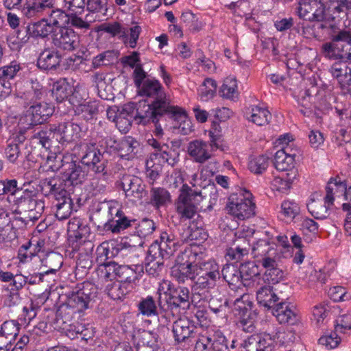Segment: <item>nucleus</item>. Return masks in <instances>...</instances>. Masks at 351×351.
Instances as JSON below:
<instances>
[{
  "instance_id": "nucleus-61",
  "label": "nucleus",
  "mask_w": 351,
  "mask_h": 351,
  "mask_svg": "<svg viewBox=\"0 0 351 351\" xmlns=\"http://www.w3.org/2000/svg\"><path fill=\"white\" fill-rule=\"evenodd\" d=\"M217 82L211 78L204 80L200 88L199 95L202 100H208L213 98L217 90Z\"/></svg>"
},
{
  "instance_id": "nucleus-25",
  "label": "nucleus",
  "mask_w": 351,
  "mask_h": 351,
  "mask_svg": "<svg viewBox=\"0 0 351 351\" xmlns=\"http://www.w3.org/2000/svg\"><path fill=\"white\" fill-rule=\"evenodd\" d=\"M86 5V0H64V8L69 14L73 19L75 18L79 20L76 23L80 29H88L90 27V24L86 18L82 17Z\"/></svg>"
},
{
  "instance_id": "nucleus-31",
  "label": "nucleus",
  "mask_w": 351,
  "mask_h": 351,
  "mask_svg": "<svg viewBox=\"0 0 351 351\" xmlns=\"http://www.w3.org/2000/svg\"><path fill=\"white\" fill-rule=\"evenodd\" d=\"M330 72L334 78H336L342 88L351 85V66L342 61L332 64Z\"/></svg>"
},
{
  "instance_id": "nucleus-19",
  "label": "nucleus",
  "mask_w": 351,
  "mask_h": 351,
  "mask_svg": "<svg viewBox=\"0 0 351 351\" xmlns=\"http://www.w3.org/2000/svg\"><path fill=\"white\" fill-rule=\"evenodd\" d=\"M23 193L18 197L19 207L27 213L26 217L29 220H38L44 210V202L31 197L28 193Z\"/></svg>"
},
{
  "instance_id": "nucleus-58",
  "label": "nucleus",
  "mask_w": 351,
  "mask_h": 351,
  "mask_svg": "<svg viewBox=\"0 0 351 351\" xmlns=\"http://www.w3.org/2000/svg\"><path fill=\"white\" fill-rule=\"evenodd\" d=\"M269 164L268 158L261 155L252 158L248 163V168L254 173L261 174L265 171Z\"/></svg>"
},
{
  "instance_id": "nucleus-26",
  "label": "nucleus",
  "mask_w": 351,
  "mask_h": 351,
  "mask_svg": "<svg viewBox=\"0 0 351 351\" xmlns=\"http://www.w3.org/2000/svg\"><path fill=\"white\" fill-rule=\"evenodd\" d=\"M117 202L108 201L104 202L99 204L93 213L92 219L94 223H97L98 226L102 225L104 230H107V224L108 219H110L116 210Z\"/></svg>"
},
{
  "instance_id": "nucleus-32",
  "label": "nucleus",
  "mask_w": 351,
  "mask_h": 351,
  "mask_svg": "<svg viewBox=\"0 0 351 351\" xmlns=\"http://www.w3.org/2000/svg\"><path fill=\"white\" fill-rule=\"evenodd\" d=\"M61 55L60 53L51 49H45L40 53L37 60V66L43 70L55 69L60 64Z\"/></svg>"
},
{
  "instance_id": "nucleus-39",
  "label": "nucleus",
  "mask_w": 351,
  "mask_h": 351,
  "mask_svg": "<svg viewBox=\"0 0 351 351\" xmlns=\"http://www.w3.org/2000/svg\"><path fill=\"white\" fill-rule=\"evenodd\" d=\"M339 41H334L333 36L332 42L324 43L322 47V51L325 57L332 60H340L343 61L346 51L345 45L339 43Z\"/></svg>"
},
{
  "instance_id": "nucleus-33",
  "label": "nucleus",
  "mask_w": 351,
  "mask_h": 351,
  "mask_svg": "<svg viewBox=\"0 0 351 351\" xmlns=\"http://www.w3.org/2000/svg\"><path fill=\"white\" fill-rule=\"evenodd\" d=\"M48 5H51V0L34 1L23 5L21 12L27 18H44Z\"/></svg>"
},
{
  "instance_id": "nucleus-37",
  "label": "nucleus",
  "mask_w": 351,
  "mask_h": 351,
  "mask_svg": "<svg viewBox=\"0 0 351 351\" xmlns=\"http://www.w3.org/2000/svg\"><path fill=\"white\" fill-rule=\"evenodd\" d=\"M223 279L232 289L239 287L242 285L240 268L232 264H226L221 270Z\"/></svg>"
},
{
  "instance_id": "nucleus-3",
  "label": "nucleus",
  "mask_w": 351,
  "mask_h": 351,
  "mask_svg": "<svg viewBox=\"0 0 351 351\" xmlns=\"http://www.w3.org/2000/svg\"><path fill=\"white\" fill-rule=\"evenodd\" d=\"M194 267L195 269L193 285L195 291H202V295L209 293L210 290L216 287L217 282L220 279L219 265L215 260L202 259L197 254V261Z\"/></svg>"
},
{
  "instance_id": "nucleus-53",
  "label": "nucleus",
  "mask_w": 351,
  "mask_h": 351,
  "mask_svg": "<svg viewBox=\"0 0 351 351\" xmlns=\"http://www.w3.org/2000/svg\"><path fill=\"white\" fill-rule=\"evenodd\" d=\"M138 309L144 316L152 317L158 315L156 302L151 295L142 298L138 304Z\"/></svg>"
},
{
  "instance_id": "nucleus-27",
  "label": "nucleus",
  "mask_w": 351,
  "mask_h": 351,
  "mask_svg": "<svg viewBox=\"0 0 351 351\" xmlns=\"http://www.w3.org/2000/svg\"><path fill=\"white\" fill-rule=\"evenodd\" d=\"M245 347H252L256 351H275L276 343L269 335L254 334L244 341Z\"/></svg>"
},
{
  "instance_id": "nucleus-62",
  "label": "nucleus",
  "mask_w": 351,
  "mask_h": 351,
  "mask_svg": "<svg viewBox=\"0 0 351 351\" xmlns=\"http://www.w3.org/2000/svg\"><path fill=\"white\" fill-rule=\"evenodd\" d=\"M281 213L289 220L293 219L300 211L299 205L294 201L285 200L281 204Z\"/></svg>"
},
{
  "instance_id": "nucleus-56",
  "label": "nucleus",
  "mask_w": 351,
  "mask_h": 351,
  "mask_svg": "<svg viewBox=\"0 0 351 351\" xmlns=\"http://www.w3.org/2000/svg\"><path fill=\"white\" fill-rule=\"evenodd\" d=\"M243 244L237 245L234 247H230L228 250L226 256L230 261H240L245 255L249 252V243L246 240H242Z\"/></svg>"
},
{
  "instance_id": "nucleus-10",
  "label": "nucleus",
  "mask_w": 351,
  "mask_h": 351,
  "mask_svg": "<svg viewBox=\"0 0 351 351\" xmlns=\"http://www.w3.org/2000/svg\"><path fill=\"white\" fill-rule=\"evenodd\" d=\"M48 130L52 137L60 143H70L79 137L80 126L72 121H64L58 123L49 124Z\"/></svg>"
},
{
  "instance_id": "nucleus-23",
  "label": "nucleus",
  "mask_w": 351,
  "mask_h": 351,
  "mask_svg": "<svg viewBox=\"0 0 351 351\" xmlns=\"http://www.w3.org/2000/svg\"><path fill=\"white\" fill-rule=\"evenodd\" d=\"M165 115L169 116V118L177 122V128L181 134L187 135L193 131L192 123L183 108L171 105Z\"/></svg>"
},
{
  "instance_id": "nucleus-52",
  "label": "nucleus",
  "mask_w": 351,
  "mask_h": 351,
  "mask_svg": "<svg viewBox=\"0 0 351 351\" xmlns=\"http://www.w3.org/2000/svg\"><path fill=\"white\" fill-rule=\"evenodd\" d=\"M42 262L46 267L49 268L44 274H53L60 269L63 263L62 256L59 253L52 252L47 254Z\"/></svg>"
},
{
  "instance_id": "nucleus-60",
  "label": "nucleus",
  "mask_w": 351,
  "mask_h": 351,
  "mask_svg": "<svg viewBox=\"0 0 351 351\" xmlns=\"http://www.w3.org/2000/svg\"><path fill=\"white\" fill-rule=\"evenodd\" d=\"M263 284L275 285L278 283L284 278V271L278 266L265 270L264 275L261 277Z\"/></svg>"
},
{
  "instance_id": "nucleus-36",
  "label": "nucleus",
  "mask_w": 351,
  "mask_h": 351,
  "mask_svg": "<svg viewBox=\"0 0 351 351\" xmlns=\"http://www.w3.org/2000/svg\"><path fill=\"white\" fill-rule=\"evenodd\" d=\"M246 117L250 121L259 126L268 124L271 119L270 112L258 106H252L246 113Z\"/></svg>"
},
{
  "instance_id": "nucleus-16",
  "label": "nucleus",
  "mask_w": 351,
  "mask_h": 351,
  "mask_svg": "<svg viewBox=\"0 0 351 351\" xmlns=\"http://www.w3.org/2000/svg\"><path fill=\"white\" fill-rule=\"evenodd\" d=\"M52 43L58 49L71 51L78 46L79 38L71 26L62 27L53 32Z\"/></svg>"
},
{
  "instance_id": "nucleus-5",
  "label": "nucleus",
  "mask_w": 351,
  "mask_h": 351,
  "mask_svg": "<svg viewBox=\"0 0 351 351\" xmlns=\"http://www.w3.org/2000/svg\"><path fill=\"white\" fill-rule=\"evenodd\" d=\"M47 162L49 164V169L52 171L61 168L64 176L73 185L82 183L86 176L83 167L73 161L70 156L56 155L53 161L51 157H47Z\"/></svg>"
},
{
  "instance_id": "nucleus-57",
  "label": "nucleus",
  "mask_w": 351,
  "mask_h": 351,
  "mask_svg": "<svg viewBox=\"0 0 351 351\" xmlns=\"http://www.w3.org/2000/svg\"><path fill=\"white\" fill-rule=\"evenodd\" d=\"M83 220L78 217H73L71 218L67 226V231L69 233V245L71 247L72 251H77V243L76 240L73 239V237L77 232V229L80 226Z\"/></svg>"
},
{
  "instance_id": "nucleus-29",
  "label": "nucleus",
  "mask_w": 351,
  "mask_h": 351,
  "mask_svg": "<svg viewBox=\"0 0 351 351\" xmlns=\"http://www.w3.org/2000/svg\"><path fill=\"white\" fill-rule=\"evenodd\" d=\"M43 192L46 196L51 197L55 200L64 197L68 191L64 189V184L60 178H50L43 181Z\"/></svg>"
},
{
  "instance_id": "nucleus-35",
  "label": "nucleus",
  "mask_w": 351,
  "mask_h": 351,
  "mask_svg": "<svg viewBox=\"0 0 351 351\" xmlns=\"http://www.w3.org/2000/svg\"><path fill=\"white\" fill-rule=\"evenodd\" d=\"M346 182L342 181L339 177L331 178L326 188L325 202L328 204H333L334 195L338 197L343 195L346 191Z\"/></svg>"
},
{
  "instance_id": "nucleus-59",
  "label": "nucleus",
  "mask_w": 351,
  "mask_h": 351,
  "mask_svg": "<svg viewBox=\"0 0 351 351\" xmlns=\"http://www.w3.org/2000/svg\"><path fill=\"white\" fill-rule=\"evenodd\" d=\"M53 32V27L45 21V17L33 24L32 34L36 37L45 38Z\"/></svg>"
},
{
  "instance_id": "nucleus-44",
  "label": "nucleus",
  "mask_w": 351,
  "mask_h": 351,
  "mask_svg": "<svg viewBox=\"0 0 351 351\" xmlns=\"http://www.w3.org/2000/svg\"><path fill=\"white\" fill-rule=\"evenodd\" d=\"M95 273L99 281L102 283L111 281L116 278V263L109 261L101 263L96 269Z\"/></svg>"
},
{
  "instance_id": "nucleus-49",
  "label": "nucleus",
  "mask_w": 351,
  "mask_h": 351,
  "mask_svg": "<svg viewBox=\"0 0 351 351\" xmlns=\"http://www.w3.org/2000/svg\"><path fill=\"white\" fill-rule=\"evenodd\" d=\"M295 159L286 156L284 152L277 151L274 156V166L276 169L281 171H296L293 170Z\"/></svg>"
},
{
  "instance_id": "nucleus-8",
  "label": "nucleus",
  "mask_w": 351,
  "mask_h": 351,
  "mask_svg": "<svg viewBox=\"0 0 351 351\" xmlns=\"http://www.w3.org/2000/svg\"><path fill=\"white\" fill-rule=\"evenodd\" d=\"M97 288L90 282L79 284L70 293L66 300L67 306L75 311L81 312L88 308V304L97 296Z\"/></svg>"
},
{
  "instance_id": "nucleus-47",
  "label": "nucleus",
  "mask_w": 351,
  "mask_h": 351,
  "mask_svg": "<svg viewBox=\"0 0 351 351\" xmlns=\"http://www.w3.org/2000/svg\"><path fill=\"white\" fill-rule=\"evenodd\" d=\"M151 160H158L159 162L167 163L173 167L179 160V154L174 150L162 148L159 152H154L150 156Z\"/></svg>"
},
{
  "instance_id": "nucleus-21",
  "label": "nucleus",
  "mask_w": 351,
  "mask_h": 351,
  "mask_svg": "<svg viewBox=\"0 0 351 351\" xmlns=\"http://www.w3.org/2000/svg\"><path fill=\"white\" fill-rule=\"evenodd\" d=\"M121 186L126 197L132 201L142 199L145 192V185L143 180L137 176H124L121 180Z\"/></svg>"
},
{
  "instance_id": "nucleus-18",
  "label": "nucleus",
  "mask_w": 351,
  "mask_h": 351,
  "mask_svg": "<svg viewBox=\"0 0 351 351\" xmlns=\"http://www.w3.org/2000/svg\"><path fill=\"white\" fill-rule=\"evenodd\" d=\"M242 285L248 288H257L263 284L258 265L253 261H248L240 265Z\"/></svg>"
},
{
  "instance_id": "nucleus-15",
  "label": "nucleus",
  "mask_w": 351,
  "mask_h": 351,
  "mask_svg": "<svg viewBox=\"0 0 351 351\" xmlns=\"http://www.w3.org/2000/svg\"><path fill=\"white\" fill-rule=\"evenodd\" d=\"M300 19L306 21H322L326 13L325 6L320 0H301L296 8Z\"/></svg>"
},
{
  "instance_id": "nucleus-13",
  "label": "nucleus",
  "mask_w": 351,
  "mask_h": 351,
  "mask_svg": "<svg viewBox=\"0 0 351 351\" xmlns=\"http://www.w3.org/2000/svg\"><path fill=\"white\" fill-rule=\"evenodd\" d=\"M201 295L202 293L198 291L191 297L190 291L187 287H178L170 292L167 302L172 308L186 311L190 308L191 304H197V298Z\"/></svg>"
},
{
  "instance_id": "nucleus-46",
  "label": "nucleus",
  "mask_w": 351,
  "mask_h": 351,
  "mask_svg": "<svg viewBox=\"0 0 351 351\" xmlns=\"http://www.w3.org/2000/svg\"><path fill=\"white\" fill-rule=\"evenodd\" d=\"M119 52L115 50H108L94 57L88 70L96 69L101 66L112 63L118 58Z\"/></svg>"
},
{
  "instance_id": "nucleus-28",
  "label": "nucleus",
  "mask_w": 351,
  "mask_h": 351,
  "mask_svg": "<svg viewBox=\"0 0 351 351\" xmlns=\"http://www.w3.org/2000/svg\"><path fill=\"white\" fill-rule=\"evenodd\" d=\"M187 152L195 162L200 164L204 163L211 158L208 143L202 140L191 141L188 145Z\"/></svg>"
},
{
  "instance_id": "nucleus-54",
  "label": "nucleus",
  "mask_w": 351,
  "mask_h": 351,
  "mask_svg": "<svg viewBox=\"0 0 351 351\" xmlns=\"http://www.w3.org/2000/svg\"><path fill=\"white\" fill-rule=\"evenodd\" d=\"M278 141L279 143L282 145L281 149L278 151H281L286 156H291V158L295 159V157L299 154V150L295 147L292 136L287 134L280 136Z\"/></svg>"
},
{
  "instance_id": "nucleus-48",
  "label": "nucleus",
  "mask_w": 351,
  "mask_h": 351,
  "mask_svg": "<svg viewBox=\"0 0 351 351\" xmlns=\"http://www.w3.org/2000/svg\"><path fill=\"white\" fill-rule=\"evenodd\" d=\"M295 178L296 171H291L285 176L276 177L271 183L273 189L282 193L287 192L291 188Z\"/></svg>"
},
{
  "instance_id": "nucleus-34",
  "label": "nucleus",
  "mask_w": 351,
  "mask_h": 351,
  "mask_svg": "<svg viewBox=\"0 0 351 351\" xmlns=\"http://www.w3.org/2000/svg\"><path fill=\"white\" fill-rule=\"evenodd\" d=\"M273 314L280 324L293 325L298 321L296 313L285 302H280L273 309Z\"/></svg>"
},
{
  "instance_id": "nucleus-1",
  "label": "nucleus",
  "mask_w": 351,
  "mask_h": 351,
  "mask_svg": "<svg viewBox=\"0 0 351 351\" xmlns=\"http://www.w3.org/2000/svg\"><path fill=\"white\" fill-rule=\"evenodd\" d=\"M138 88L139 95L152 98L153 100L151 103L138 101L136 120L139 119L138 122L143 125L148 124L149 121H157L171 106L161 84L158 80L147 79Z\"/></svg>"
},
{
  "instance_id": "nucleus-11",
  "label": "nucleus",
  "mask_w": 351,
  "mask_h": 351,
  "mask_svg": "<svg viewBox=\"0 0 351 351\" xmlns=\"http://www.w3.org/2000/svg\"><path fill=\"white\" fill-rule=\"evenodd\" d=\"M248 296L243 295L235 300L234 310L240 317L239 326L247 332H252L254 330V315L252 312V302L247 299Z\"/></svg>"
},
{
  "instance_id": "nucleus-51",
  "label": "nucleus",
  "mask_w": 351,
  "mask_h": 351,
  "mask_svg": "<svg viewBox=\"0 0 351 351\" xmlns=\"http://www.w3.org/2000/svg\"><path fill=\"white\" fill-rule=\"evenodd\" d=\"M221 96L228 99L237 98L239 92L237 90V81L234 77H226L221 87Z\"/></svg>"
},
{
  "instance_id": "nucleus-20",
  "label": "nucleus",
  "mask_w": 351,
  "mask_h": 351,
  "mask_svg": "<svg viewBox=\"0 0 351 351\" xmlns=\"http://www.w3.org/2000/svg\"><path fill=\"white\" fill-rule=\"evenodd\" d=\"M54 112V108L46 102H36L29 106L26 112V116L29 117L30 125L43 124L51 117Z\"/></svg>"
},
{
  "instance_id": "nucleus-55",
  "label": "nucleus",
  "mask_w": 351,
  "mask_h": 351,
  "mask_svg": "<svg viewBox=\"0 0 351 351\" xmlns=\"http://www.w3.org/2000/svg\"><path fill=\"white\" fill-rule=\"evenodd\" d=\"M333 40L346 42L350 45L348 50L346 51L342 62L351 66V29L340 30L337 34L333 35Z\"/></svg>"
},
{
  "instance_id": "nucleus-24",
  "label": "nucleus",
  "mask_w": 351,
  "mask_h": 351,
  "mask_svg": "<svg viewBox=\"0 0 351 351\" xmlns=\"http://www.w3.org/2000/svg\"><path fill=\"white\" fill-rule=\"evenodd\" d=\"M116 210L112 217L107 222V230L114 234L120 233L121 231L132 226V223H135V219H130L121 210L119 203L116 206Z\"/></svg>"
},
{
  "instance_id": "nucleus-63",
  "label": "nucleus",
  "mask_w": 351,
  "mask_h": 351,
  "mask_svg": "<svg viewBox=\"0 0 351 351\" xmlns=\"http://www.w3.org/2000/svg\"><path fill=\"white\" fill-rule=\"evenodd\" d=\"M271 251H276V250L272 248L265 240L257 241L252 247V254L257 261L269 254Z\"/></svg>"
},
{
  "instance_id": "nucleus-41",
  "label": "nucleus",
  "mask_w": 351,
  "mask_h": 351,
  "mask_svg": "<svg viewBox=\"0 0 351 351\" xmlns=\"http://www.w3.org/2000/svg\"><path fill=\"white\" fill-rule=\"evenodd\" d=\"M116 278L125 285L129 284L134 288L135 281L138 279L134 269L128 265H119L116 263Z\"/></svg>"
},
{
  "instance_id": "nucleus-50",
  "label": "nucleus",
  "mask_w": 351,
  "mask_h": 351,
  "mask_svg": "<svg viewBox=\"0 0 351 351\" xmlns=\"http://www.w3.org/2000/svg\"><path fill=\"white\" fill-rule=\"evenodd\" d=\"M331 204L324 202L323 204L321 202H316L313 199L308 203L307 208L313 217L317 219H326L328 215V209Z\"/></svg>"
},
{
  "instance_id": "nucleus-9",
  "label": "nucleus",
  "mask_w": 351,
  "mask_h": 351,
  "mask_svg": "<svg viewBox=\"0 0 351 351\" xmlns=\"http://www.w3.org/2000/svg\"><path fill=\"white\" fill-rule=\"evenodd\" d=\"M195 351H229L226 338L223 332L217 330H208L197 341Z\"/></svg>"
},
{
  "instance_id": "nucleus-40",
  "label": "nucleus",
  "mask_w": 351,
  "mask_h": 351,
  "mask_svg": "<svg viewBox=\"0 0 351 351\" xmlns=\"http://www.w3.org/2000/svg\"><path fill=\"white\" fill-rule=\"evenodd\" d=\"M132 285L129 284L125 285L117 280L108 284L106 288L107 294L114 300H122L127 294L132 292Z\"/></svg>"
},
{
  "instance_id": "nucleus-64",
  "label": "nucleus",
  "mask_w": 351,
  "mask_h": 351,
  "mask_svg": "<svg viewBox=\"0 0 351 351\" xmlns=\"http://www.w3.org/2000/svg\"><path fill=\"white\" fill-rule=\"evenodd\" d=\"M329 298L334 302H344L351 299V294L346 288L341 286H335L329 289L328 291Z\"/></svg>"
},
{
  "instance_id": "nucleus-4",
  "label": "nucleus",
  "mask_w": 351,
  "mask_h": 351,
  "mask_svg": "<svg viewBox=\"0 0 351 351\" xmlns=\"http://www.w3.org/2000/svg\"><path fill=\"white\" fill-rule=\"evenodd\" d=\"M252 194L246 189L232 193L228 199L226 206L227 213L240 220H245L255 215L256 205Z\"/></svg>"
},
{
  "instance_id": "nucleus-43",
  "label": "nucleus",
  "mask_w": 351,
  "mask_h": 351,
  "mask_svg": "<svg viewBox=\"0 0 351 351\" xmlns=\"http://www.w3.org/2000/svg\"><path fill=\"white\" fill-rule=\"evenodd\" d=\"M115 149L121 158L129 159L132 154L135 153V149L138 143L131 136H127L117 143L114 141Z\"/></svg>"
},
{
  "instance_id": "nucleus-38",
  "label": "nucleus",
  "mask_w": 351,
  "mask_h": 351,
  "mask_svg": "<svg viewBox=\"0 0 351 351\" xmlns=\"http://www.w3.org/2000/svg\"><path fill=\"white\" fill-rule=\"evenodd\" d=\"M350 10L351 1L335 0L330 1L328 6V11L326 14L330 16L331 20L335 22L337 19L339 20L347 16L348 12Z\"/></svg>"
},
{
  "instance_id": "nucleus-2",
  "label": "nucleus",
  "mask_w": 351,
  "mask_h": 351,
  "mask_svg": "<svg viewBox=\"0 0 351 351\" xmlns=\"http://www.w3.org/2000/svg\"><path fill=\"white\" fill-rule=\"evenodd\" d=\"M178 245L179 241L173 235L166 232H162L160 242H154L149 248L148 255L145 259L146 272L149 276H158L163 267L164 259L173 254Z\"/></svg>"
},
{
  "instance_id": "nucleus-45",
  "label": "nucleus",
  "mask_w": 351,
  "mask_h": 351,
  "mask_svg": "<svg viewBox=\"0 0 351 351\" xmlns=\"http://www.w3.org/2000/svg\"><path fill=\"white\" fill-rule=\"evenodd\" d=\"M150 202L156 208L165 206L171 202V195L165 188L152 187L150 191Z\"/></svg>"
},
{
  "instance_id": "nucleus-30",
  "label": "nucleus",
  "mask_w": 351,
  "mask_h": 351,
  "mask_svg": "<svg viewBox=\"0 0 351 351\" xmlns=\"http://www.w3.org/2000/svg\"><path fill=\"white\" fill-rule=\"evenodd\" d=\"M255 289H256V293L258 302L267 308H273L276 302L279 300L271 285L267 283L261 284Z\"/></svg>"
},
{
  "instance_id": "nucleus-7",
  "label": "nucleus",
  "mask_w": 351,
  "mask_h": 351,
  "mask_svg": "<svg viewBox=\"0 0 351 351\" xmlns=\"http://www.w3.org/2000/svg\"><path fill=\"white\" fill-rule=\"evenodd\" d=\"M203 200L201 192L195 191L184 184L180 189L176 203L177 212L182 219H190L197 214L199 206Z\"/></svg>"
},
{
  "instance_id": "nucleus-22",
  "label": "nucleus",
  "mask_w": 351,
  "mask_h": 351,
  "mask_svg": "<svg viewBox=\"0 0 351 351\" xmlns=\"http://www.w3.org/2000/svg\"><path fill=\"white\" fill-rule=\"evenodd\" d=\"M78 92L74 91L70 97V103L74 107L75 114L86 121L94 119L98 114V104L95 101L81 103L77 99Z\"/></svg>"
},
{
  "instance_id": "nucleus-6",
  "label": "nucleus",
  "mask_w": 351,
  "mask_h": 351,
  "mask_svg": "<svg viewBox=\"0 0 351 351\" xmlns=\"http://www.w3.org/2000/svg\"><path fill=\"white\" fill-rule=\"evenodd\" d=\"M197 261V253L187 248L177 256L175 265L171 267V275L179 283L191 280L194 282L195 265Z\"/></svg>"
},
{
  "instance_id": "nucleus-14",
  "label": "nucleus",
  "mask_w": 351,
  "mask_h": 351,
  "mask_svg": "<svg viewBox=\"0 0 351 351\" xmlns=\"http://www.w3.org/2000/svg\"><path fill=\"white\" fill-rule=\"evenodd\" d=\"M45 21L49 23L54 28L71 26L77 29H80L76 22L79 20L73 19L69 12L54 6L53 0H51V5H48L47 12H45Z\"/></svg>"
},
{
  "instance_id": "nucleus-17",
  "label": "nucleus",
  "mask_w": 351,
  "mask_h": 351,
  "mask_svg": "<svg viewBox=\"0 0 351 351\" xmlns=\"http://www.w3.org/2000/svg\"><path fill=\"white\" fill-rule=\"evenodd\" d=\"M172 332L177 343L187 342L196 336L197 326L193 320L179 318L173 323Z\"/></svg>"
},
{
  "instance_id": "nucleus-42",
  "label": "nucleus",
  "mask_w": 351,
  "mask_h": 351,
  "mask_svg": "<svg viewBox=\"0 0 351 351\" xmlns=\"http://www.w3.org/2000/svg\"><path fill=\"white\" fill-rule=\"evenodd\" d=\"M54 206L56 208V217L58 220H64L69 218L73 211V203L69 194L64 197L56 200Z\"/></svg>"
},
{
  "instance_id": "nucleus-12",
  "label": "nucleus",
  "mask_w": 351,
  "mask_h": 351,
  "mask_svg": "<svg viewBox=\"0 0 351 351\" xmlns=\"http://www.w3.org/2000/svg\"><path fill=\"white\" fill-rule=\"evenodd\" d=\"M81 162L95 173L106 174V168L108 161L95 145L90 144L85 146Z\"/></svg>"
}]
</instances>
